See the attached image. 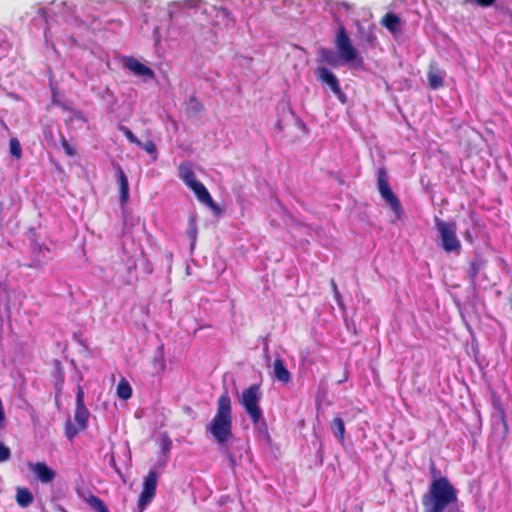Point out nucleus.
<instances>
[{
	"label": "nucleus",
	"instance_id": "f257e3e1",
	"mask_svg": "<svg viewBox=\"0 0 512 512\" xmlns=\"http://www.w3.org/2000/svg\"><path fill=\"white\" fill-rule=\"evenodd\" d=\"M457 502V489L444 476L433 479L421 499L423 512H452Z\"/></svg>",
	"mask_w": 512,
	"mask_h": 512
},
{
	"label": "nucleus",
	"instance_id": "f03ea898",
	"mask_svg": "<svg viewBox=\"0 0 512 512\" xmlns=\"http://www.w3.org/2000/svg\"><path fill=\"white\" fill-rule=\"evenodd\" d=\"M334 44L338 54L329 48H320L318 62L325 63L332 68H338L343 63H352L357 67L363 66V58L353 46L344 26H340Z\"/></svg>",
	"mask_w": 512,
	"mask_h": 512
},
{
	"label": "nucleus",
	"instance_id": "7ed1b4c3",
	"mask_svg": "<svg viewBox=\"0 0 512 512\" xmlns=\"http://www.w3.org/2000/svg\"><path fill=\"white\" fill-rule=\"evenodd\" d=\"M232 427V402L229 393L224 391L217 400L216 413L206 427V432L210 433L218 444L223 445L233 437Z\"/></svg>",
	"mask_w": 512,
	"mask_h": 512
},
{
	"label": "nucleus",
	"instance_id": "20e7f679",
	"mask_svg": "<svg viewBox=\"0 0 512 512\" xmlns=\"http://www.w3.org/2000/svg\"><path fill=\"white\" fill-rule=\"evenodd\" d=\"M261 398L262 392L260 385L252 384L242 391L239 403L256 429L267 430V423L260 406Z\"/></svg>",
	"mask_w": 512,
	"mask_h": 512
},
{
	"label": "nucleus",
	"instance_id": "39448f33",
	"mask_svg": "<svg viewBox=\"0 0 512 512\" xmlns=\"http://www.w3.org/2000/svg\"><path fill=\"white\" fill-rule=\"evenodd\" d=\"M89 416L90 412L84 403V391L81 386H78L74 422L69 419L65 424V436L68 440L72 441L79 432L86 430Z\"/></svg>",
	"mask_w": 512,
	"mask_h": 512
},
{
	"label": "nucleus",
	"instance_id": "423d86ee",
	"mask_svg": "<svg viewBox=\"0 0 512 512\" xmlns=\"http://www.w3.org/2000/svg\"><path fill=\"white\" fill-rule=\"evenodd\" d=\"M377 188L381 197L390 206L397 219H401L403 213L402 206L390 187L388 174L384 167L377 170Z\"/></svg>",
	"mask_w": 512,
	"mask_h": 512
},
{
	"label": "nucleus",
	"instance_id": "0eeeda50",
	"mask_svg": "<svg viewBox=\"0 0 512 512\" xmlns=\"http://www.w3.org/2000/svg\"><path fill=\"white\" fill-rule=\"evenodd\" d=\"M435 226L440 235L442 248L446 252L459 251L461 248V243L456 236V223L446 222L439 218H436Z\"/></svg>",
	"mask_w": 512,
	"mask_h": 512
},
{
	"label": "nucleus",
	"instance_id": "6e6552de",
	"mask_svg": "<svg viewBox=\"0 0 512 512\" xmlns=\"http://www.w3.org/2000/svg\"><path fill=\"white\" fill-rule=\"evenodd\" d=\"M315 75L318 81L329 86L331 91L342 104L346 103L347 96L342 91L338 78L326 66L317 67L315 70Z\"/></svg>",
	"mask_w": 512,
	"mask_h": 512
},
{
	"label": "nucleus",
	"instance_id": "1a4fd4ad",
	"mask_svg": "<svg viewBox=\"0 0 512 512\" xmlns=\"http://www.w3.org/2000/svg\"><path fill=\"white\" fill-rule=\"evenodd\" d=\"M158 475L156 471H149L143 483V489L138 499V506L141 511L151 503L156 494Z\"/></svg>",
	"mask_w": 512,
	"mask_h": 512
},
{
	"label": "nucleus",
	"instance_id": "9d476101",
	"mask_svg": "<svg viewBox=\"0 0 512 512\" xmlns=\"http://www.w3.org/2000/svg\"><path fill=\"white\" fill-rule=\"evenodd\" d=\"M124 66L136 76H141L145 79L155 78L154 71L134 57H126L124 59Z\"/></svg>",
	"mask_w": 512,
	"mask_h": 512
},
{
	"label": "nucleus",
	"instance_id": "9b49d317",
	"mask_svg": "<svg viewBox=\"0 0 512 512\" xmlns=\"http://www.w3.org/2000/svg\"><path fill=\"white\" fill-rule=\"evenodd\" d=\"M30 470L42 483H50L55 479L56 473L45 462L28 463Z\"/></svg>",
	"mask_w": 512,
	"mask_h": 512
},
{
	"label": "nucleus",
	"instance_id": "f8f14e48",
	"mask_svg": "<svg viewBox=\"0 0 512 512\" xmlns=\"http://www.w3.org/2000/svg\"><path fill=\"white\" fill-rule=\"evenodd\" d=\"M273 375L279 382L287 384L291 381V374L286 367L284 360L277 357L273 363Z\"/></svg>",
	"mask_w": 512,
	"mask_h": 512
},
{
	"label": "nucleus",
	"instance_id": "ddd939ff",
	"mask_svg": "<svg viewBox=\"0 0 512 512\" xmlns=\"http://www.w3.org/2000/svg\"><path fill=\"white\" fill-rule=\"evenodd\" d=\"M117 177H118V183H119V190H120V202L122 204H126V202L129 199V183L128 178L126 174L124 173L123 169L119 164L115 165Z\"/></svg>",
	"mask_w": 512,
	"mask_h": 512
},
{
	"label": "nucleus",
	"instance_id": "4468645a",
	"mask_svg": "<svg viewBox=\"0 0 512 512\" xmlns=\"http://www.w3.org/2000/svg\"><path fill=\"white\" fill-rule=\"evenodd\" d=\"M189 188L195 193L197 199L200 202L208 205L211 208H216L210 193L201 182L197 181L196 183H192V186Z\"/></svg>",
	"mask_w": 512,
	"mask_h": 512
},
{
	"label": "nucleus",
	"instance_id": "2eb2a0df",
	"mask_svg": "<svg viewBox=\"0 0 512 512\" xmlns=\"http://www.w3.org/2000/svg\"><path fill=\"white\" fill-rule=\"evenodd\" d=\"M381 24L392 34H396L401 30V20L398 15L388 12L382 19Z\"/></svg>",
	"mask_w": 512,
	"mask_h": 512
},
{
	"label": "nucleus",
	"instance_id": "dca6fc26",
	"mask_svg": "<svg viewBox=\"0 0 512 512\" xmlns=\"http://www.w3.org/2000/svg\"><path fill=\"white\" fill-rule=\"evenodd\" d=\"M179 175L188 187L192 186V183H196L198 181L189 163L180 164Z\"/></svg>",
	"mask_w": 512,
	"mask_h": 512
},
{
	"label": "nucleus",
	"instance_id": "f3484780",
	"mask_svg": "<svg viewBox=\"0 0 512 512\" xmlns=\"http://www.w3.org/2000/svg\"><path fill=\"white\" fill-rule=\"evenodd\" d=\"M33 495L28 488L19 487L16 493V501L22 508H26L33 502Z\"/></svg>",
	"mask_w": 512,
	"mask_h": 512
},
{
	"label": "nucleus",
	"instance_id": "a211bd4d",
	"mask_svg": "<svg viewBox=\"0 0 512 512\" xmlns=\"http://www.w3.org/2000/svg\"><path fill=\"white\" fill-rule=\"evenodd\" d=\"M152 367L157 374L163 373L166 369L163 345L158 347L157 354L152 358Z\"/></svg>",
	"mask_w": 512,
	"mask_h": 512
},
{
	"label": "nucleus",
	"instance_id": "6ab92c4d",
	"mask_svg": "<svg viewBox=\"0 0 512 512\" xmlns=\"http://www.w3.org/2000/svg\"><path fill=\"white\" fill-rule=\"evenodd\" d=\"M331 428H332L333 434L336 436V438L342 444L344 442V435H345V425H344L343 419L341 417H335L331 422Z\"/></svg>",
	"mask_w": 512,
	"mask_h": 512
},
{
	"label": "nucleus",
	"instance_id": "aec40b11",
	"mask_svg": "<svg viewBox=\"0 0 512 512\" xmlns=\"http://www.w3.org/2000/svg\"><path fill=\"white\" fill-rule=\"evenodd\" d=\"M116 393L122 400H128L132 397V387L125 378H122L118 383Z\"/></svg>",
	"mask_w": 512,
	"mask_h": 512
},
{
	"label": "nucleus",
	"instance_id": "412c9836",
	"mask_svg": "<svg viewBox=\"0 0 512 512\" xmlns=\"http://www.w3.org/2000/svg\"><path fill=\"white\" fill-rule=\"evenodd\" d=\"M86 503L96 512H109L105 502L96 495H90L87 497Z\"/></svg>",
	"mask_w": 512,
	"mask_h": 512
},
{
	"label": "nucleus",
	"instance_id": "4be33fe9",
	"mask_svg": "<svg viewBox=\"0 0 512 512\" xmlns=\"http://www.w3.org/2000/svg\"><path fill=\"white\" fill-rule=\"evenodd\" d=\"M427 76H428L429 86L432 89L435 90V89H438L443 86V84H444L443 78L439 74L437 69L430 67Z\"/></svg>",
	"mask_w": 512,
	"mask_h": 512
},
{
	"label": "nucleus",
	"instance_id": "5701e85b",
	"mask_svg": "<svg viewBox=\"0 0 512 512\" xmlns=\"http://www.w3.org/2000/svg\"><path fill=\"white\" fill-rule=\"evenodd\" d=\"M187 111L193 115L204 111V105L196 98L195 95L189 97Z\"/></svg>",
	"mask_w": 512,
	"mask_h": 512
},
{
	"label": "nucleus",
	"instance_id": "b1692460",
	"mask_svg": "<svg viewBox=\"0 0 512 512\" xmlns=\"http://www.w3.org/2000/svg\"><path fill=\"white\" fill-rule=\"evenodd\" d=\"M482 264H483L482 261L478 260V259L472 260L469 263L467 273L472 282L476 281V278L480 272V269L482 268Z\"/></svg>",
	"mask_w": 512,
	"mask_h": 512
},
{
	"label": "nucleus",
	"instance_id": "393cba45",
	"mask_svg": "<svg viewBox=\"0 0 512 512\" xmlns=\"http://www.w3.org/2000/svg\"><path fill=\"white\" fill-rule=\"evenodd\" d=\"M9 152L11 156L19 160L22 157V147L19 140L15 137L9 140Z\"/></svg>",
	"mask_w": 512,
	"mask_h": 512
},
{
	"label": "nucleus",
	"instance_id": "a878e982",
	"mask_svg": "<svg viewBox=\"0 0 512 512\" xmlns=\"http://www.w3.org/2000/svg\"><path fill=\"white\" fill-rule=\"evenodd\" d=\"M119 130L125 135L130 143L137 146H142V142L133 134V132L126 126L120 125Z\"/></svg>",
	"mask_w": 512,
	"mask_h": 512
},
{
	"label": "nucleus",
	"instance_id": "bb28decb",
	"mask_svg": "<svg viewBox=\"0 0 512 512\" xmlns=\"http://www.w3.org/2000/svg\"><path fill=\"white\" fill-rule=\"evenodd\" d=\"M187 234L191 239V247H193L196 242V238H197V226H196L195 221L189 222Z\"/></svg>",
	"mask_w": 512,
	"mask_h": 512
},
{
	"label": "nucleus",
	"instance_id": "cd10ccee",
	"mask_svg": "<svg viewBox=\"0 0 512 512\" xmlns=\"http://www.w3.org/2000/svg\"><path fill=\"white\" fill-rule=\"evenodd\" d=\"M61 146L68 156L74 157L76 155V150L70 145L65 137L61 138Z\"/></svg>",
	"mask_w": 512,
	"mask_h": 512
},
{
	"label": "nucleus",
	"instance_id": "c85d7f7f",
	"mask_svg": "<svg viewBox=\"0 0 512 512\" xmlns=\"http://www.w3.org/2000/svg\"><path fill=\"white\" fill-rule=\"evenodd\" d=\"M465 2L486 8L492 6L496 0H465Z\"/></svg>",
	"mask_w": 512,
	"mask_h": 512
},
{
	"label": "nucleus",
	"instance_id": "c756f323",
	"mask_svg": "<svg viewBox=\"0 0 512 512\" xmlns=\"http://www.w3.org/2000/svg\"><path fill=\"white\" fill-rule=\"evenodd\" d=\"M11 456L10 449L0 442V463L9 460Z\"/></svg>",
	"mask_w": 512,
	"mask_h": 512
},
{
	"label": "nucleus",
	"instance_id": "7c9ffc66",
	"mask_svg": "<svg viewBox=\"0 0 512 512\" xmlns=\"http://www.w3.org/2000/svg\"><path fill=\"white\" fill-rule=\"evenodd\" d=\"M147 153L149 154H153L156 152V145L154 144L153 141L149 140L147 142H145L144 144L142 143V146H141Z\"/></svg>",
	"mask_w": 512,
	"mask_h": 512
},
{
	"label": "nucleus",
	"instance_id": "2f4dec72",
	"mask_svg": "<svg viewBox=\"0 0 512 512\" xmlns=\"http://www.w3.org/2000/svg\"><path fill=\"white\" fill-rule=\"evenodd\" d=\"M4 203L0 201V226L2 225L3 219H4Z\"/></svg>",
	"mask_w": 512,
	"mask_h": 512
},
{
	"label": "nucleus",
	"instance_id": "473e14b6",
	"mask_svg": "<svg viewBox=\"0 0 512 512\" xmlns=\"http://www.w3.org/2000/svg\"><path fill=\"white\" fill-rule=\"evenodd\" d=\"M334 298H335L336 302L338 303V305H341V303H342V297H341V294H340V292H339V291H336V292L334 293Z\"/></svg>",
	"mask_w": 512,
	"mask_h": 512
},
{
	"label": "nucleus",
	"instance_id": "72a5a7b5",
	"mask_svg": "<svg viewBox=\"0 0 512 512\" xmlns=\"http://www.w3.org/2000/svg\"><path fill=\"white\" fill-rule=\"evenodd\" d=\"M431 473H432L434 476H436V475H438V474H439V471L436 469L435 464H434L433 462L431 463Z\"/></svg>",
	"mask_w": 512,
	"mask_h": 512
},
{
	"label": "nucleus",
	"instance_id": "f704fd0d",
	"mask_svg": "<svg viewBox=\"0 0 512 512\" xmlns=\"http://www.w3.org/2000/svg\"><path fill=\"white\" fill-rule=\"evenodd\" d=\"M331 287H332V290H333V294L336 292V291H339L338 290V287H337V284L335 282L334 279L331 280Z\"/></svg>",
	"mask_w": 512,
	"mask_h": 512
},
{
	"label": "nucleus",
	"instance_id": "c9c22d12",
	"mask_svg": "<svg viewBox=\"0 0 512 512\" xmlns=\"http://www.w3.org/2000/svg\"><path fill=\"white\" fill-rule=\"evenodd\" d=\"M229 461L232 467L236 465L235 457L231 453H229Z\"/></svg>",
	"mask_w": 512,
	"mask_h": 512
},
{
	"label": "nucleus",
	"instance_id": "e433bc0d",
	"mask_svg": "<svg viewBox=\"0 0 512 512\" xmlns=\"http://www.w3.org/2000/svg\"><path fill=\"white\" fill-rule=\"evenodd\" d=\"M223 11H224V13H225L226 15H228V14H229V12L227 11V9H223Z\"/></svg>",
	"mask_w": 512,
	"mask_h": 512
}]
</instances>
